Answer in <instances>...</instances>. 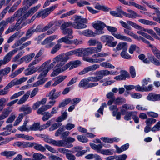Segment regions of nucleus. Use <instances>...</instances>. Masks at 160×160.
I'll return each mask as SVG.
<instances>
[{
	"label": "nucleus",
	"instance_id": "obj_1",
	"mask_svg": "<svg viewBox=\"0 0 160 160\" xmlns=\"http://www.w3.org/2000/svg\"><path fill=\"white\" fill-rule=\"evenodd\" d=\"M73 18L74 22L71 21L65 22L60 26L61 32L63 35L72 34L73 32L71 28L72 27L78 29L87 27V25L85 24L88 23V20L86 18H82L81 16L78 15H74Z\"/></svg>",
	"mask_w": 160,
	"mask_h": 160
},
{
	"label": "nucleus",
	"instance_id": "obj_2",
	"mask_svg": "<svg viewBox=\"0 0 160 160\" xmlns=\"http://www.w3.org/2000/svg\"><path fill=\"white\" fill-rule=\"evenodd\" d=\"M80 51V49L72 50L66 52L64 55H60L57 56L55 59L58 61L61 62L60 64L62 65L65 64L67 61L69 59V56L76 54L77 56H81Z\"/></svg>",
	"mask_w": 160,
	"mask_h": 160
},
{
	"label": "nucleus",
	"instance_id": "obj_3",
	"mask_svg": "<svg viewBox=\"0 0 160 160\" xmlns=\"http://www.w3.org/2000/svg\"><path fill=\"white\" fill-rule=\"evenodd\" d=\"M28 79L27 77H23L18 80L15 79L10 82L3 89L0 90V95H4L8 92L9 89L14 85L21 84L26 81Z\"/></svg>",
	"mask_w": 160,
	"mask_h": 160
},
{
	"label": "nucleus",
	"instance_id": "obj_4",
	"mask_svg": "<svg viewBox=\"0 0 160 160\" xmlns=\"http://www.w3.org/2000/svg\"><path fill=\"white\" fill-rule=\"evenodd\" d=\"M25 10L22 8L19 9L14 13V17L16 18H18L17 20V22L16 24L17 27L20 25L23 20L28 18V16L27 15V12H25Z\"/></svg>",
	"mask_w": 160,
	"mask_h": 160
},
{
	"label": "nucleus",
	"instance_id": "obj_5",
	"mask_svg": "<svg viewBox=\"0 0 160 160\" xmlns=\"http://www.w3.org/2000/svg\"><path fill=\"white\" fill-rule=\"evenodd\" d=\"M61 62H60V63L57 64L54 67L55 69L51 75V77H54L57 75L60 72L64 71L69 68L70 67V66H71L72 62H70L62 68L64 64H63L61 65L60 64H61Z\"/></svg>",
	"mask_w": 160,
	"mask_h": 160
},
{
	"label": "nucleus",
	"instance_id": "obj_6",
	"mask_svg": "<svg viewBox=\"0 0 160 160\" xmlns=\"http://www.w3.org/2000/svg\"><path fill=\"white\" fill-rule=\"evenodd\" d=\"M106 27L107 28V30L110 32L116 38L124 41H131V39L128 37L122 35L120 33H114V32L117 30V29L116 28L107 26Z\"/></svg>",
	"mask_w": 160,
	"mask_h": 160
},
{
	"label": "nucleus",
	"instance_id": "obj_7",
	"mask_svg": "<svg viewBox=\"0 0 160 160\" xmlns=\"http://www.w3.org/2000/svg\"><path fill=\"white\" fill-rule=\"evenodd\" d=\"M58 6V4H55L45 9L39 11L36 13V15H38L39 17H41L42 18H44L54 10Z\"/></svg>",
	"mask_w": 160,
	"mask_h": 160
},
{
	"label": "nucleus",
	"instance_id": "obj_8",
	"mask_svg": "<svg viewBox=\"0 0 160 160\" xmlns=\"http://www.w3.org/2000/svg\"><path fill=\"white\" fill-rule=\"evenodd\" d=\"M87 8L89 11L93 14L98 13L100 10H102L104 12H108L109 8L104 6L101 5L99 3H97L95 5L94 8L97 10L94 9L92 7L87 6Z\"/></svg>",
	"mask_w": 160,
	"mask_h": 160
},
{
	"label": "nucleus",
	"instance_id": "obj_9",
	"mask_svg": "<svg viewBox=\"0 0 160 160\" xmlns=\"http://www.w3.org/2000/svg\"><path fill=\"white\" fill-rule=\"evenodd\" d=\"M106 26L104 22L100 21H98L93 24V27L96 30V32L98 35L104 33L103 28Z\"/></svg>",
	"mask_w": 160,
	"mask_h": 160
},
{
	"label": "nucleus",
	"instance_id": "obj_10",
	"mask_svg": "<svg viewBox=\"0 0 160 160\" xmlns=\"http://www.w3.org/2000/svg\"><path fill=\"white\" fill-rule=\"evenodd\" d=\"M100 38L102 41L103 42H106V45H107L109 47H114L117 44V42H113L114 38L110 36H102Z\"/></svg>",
	"mask_w": 160,
	"mask_h": 160
},
{
	"label": "nucleus",
	"instance_id": "obj_11",
	"mask_svg": "<svg viewBox=\"0 0 160 160\" xmlns=\"http://www.w3.org/2000/svg\"><path fill=\"white\" fill-rule=\"evenodd\" d=\"M98 85V82H92L89 83L87 79H83L80 82L78 86L82 87L85 89H87L96 86Z\"/></svg>",
	"mask_w": 160,
	"mask_h": 160
},
{
	"label": "nucleus",
	"instance_id": "obj_12",
	"mask_svg": "<svg viewBox=\"0 0 160 160\" xmlns=\"http://www.w3.org/2000/svg\"><path fill=\"white\" fill-rule=\"evenodd\" d=\"M127 23L130 25L132 26L136 29L140 30H141L145 32H147L148 33L151 34L153 37L156 33L152 30L145 29L143 28L138 25L136 23L130 21H127Z\"/></svg>",
	"mask_w": 160,
	"mask_h": 160
},
{
	"label": "nucleus",
	"instance_id": "obj_13",
	"mask_svg": "<svg viewBox=\"0 0 160 160\" xmlns=\"http://www.w3.org/2000/svg\"><path fill=\"white\" fill-rule=\"evenodd\" d=\"M65 130L64 126H62L56 131L55 134V136L58 137L59 135H61V138L65 139L66 138V137L69 134L70 132L68 131H66L63 132Z\"/></svg>",
	"mask_w": 160,
	"mask_h": 160
},
{
	"label": "nucleus",
	"instance_id": "obj_14",
	"mask_svg": "<svg viewBox=\"0 0 160 160\" xmlns=\"http://www.w3.org/2000/svg\"><path fill=\"white\" fill-rule=\"evenodd\" d=\"M96 49L94 48H90L85 49H80L81 56H88L89 54L97 53Z\"/></svg>",
	"mask_w": 160,
	"mask_h": 160
},
{
	"label": "nucleus",
	"instance_id": "obj_15",
	"mask_svg": "<svg viewBox=\"0 0 160 160\" xmlns=\"http://www.w3.org/2000/svg\"><path fill=\"white\" fill-rule=\"evenodd\" d=\"M99 67V65L93 64L92 66L86 67L83 70L80 72L78 74L79 75H83L89 71H95Z\"/></svg>",
	"mask_w": 160,
	"mask_h": 160
},
{
	"label": "nucleus",
	"instance_id": "obj_16",
	"mask_svg": "<svg viewBox=\"0 0 160 160\" xmlns=\"http://www.w3.org/2000/svg\"><path fill=\"white\" fill-rule=\"evenodd\" d=\"M115 74V72H113L111 71V72L107 70H102L98 72L97 74V76H96L97 78L99 81L104 76H106L109 74L114 75Z\"/></svg>",
	"mask_w": 160,
	"mask_h": 160
},
{
	"label": "nucleus",
	"instance_id": "obj_17",
	"mask_svg": "<svg viewBox=\"0 0 160 160\" xmlns=\"http://www.w3.org/2000/svg\"><path fill=\"white\" fill-rule=\"evenodd\" d=\"M64 37H63L57 41L58 43L64 42L66 44H71L72 43V42L70 40L72 39L73 37L72 34H67Z\"/></svg>",
	"mask_w": 160,
	"mask_h": 160
},
{
	"label": "nucleus",
	"instance_id": "obj_18",
	"mask_svg": "<svg viewBox=\"0 0 160 160\" xmlns=\"http://www.w3.org/2000/svg\"><path fill=\"white\" fill-rule=\"evenodd\" d=\"M120 75L114 77V79L117 80H125L126 78H129L130 76L129 73L124 70H122L120 71Z\"/></svg>",
	"mask_w": 160,
	"mask_h": 160
},
{
	"label": "nucleus",
	"instance_id": "obj_19",
	"mask_svg": "<svg viewBox=\"0 0 160 160\" xmlns=\"http://www.w3.org/2000/svg\"><path fill=\"white\" fill-rule=\"evenodd\" d=\"M56 89H54L49 92L48 97L50 99L55 100L60 96L61 93V91L56 92Z\"/></svg>",
	"mask_w": 160,
	"mask_h": 160
},
{
	"label": "nucleus",
	"instance_id": "obj_20",
	"mask_svg": "<svg viewBox=\"0 0 160 160\" xmlns=\"http://www.w3.org/2000/svg\"><path fill=\"white\" fill-rule=\"evenodd\" d=\"M38 0H24L22 2L23 8L26 10L33 4L35 3Z\"/></svg>",
	"mask_w": 160,
	"mask_h": 160
},
{
	"label": "nucleus",
	"instance_id": "obj_21",
	"mask_svg": "<svg viewBox=\"0 0 160 160\" xmlns=\"http://www.w3.org/2000/svg\"><path fill=\"white\" fill-rule=\"evenodd\" d=\"M20 112H23L22 113L25 116L30 113L32 111L31 108L28 106L23 105L19 109Z\"/></svg>",
	"mask_w": 160,
	"mask_h": 160
},
{
	"label": "nucleus",
	"instance_id": "obj_22",
	"mask_svg": "<svg viewBox=\"0 0 160 160\" xmlns=\"http://www.w3.org/2000/svg\"><path fill=\"white\" fill-rule=\"evenodd\" d=\"M148 100L156 101L160 100V94H156L153 93H150L147 97Z\"/></svg>",
	"mask_w": 160,
	"mask_h": 160
},
{
	"label": "nucleus",
	"instance_id": "obj_23",
	"mask_svg": "<svg viewBox=\"0 0 160 160\" xmlns=\"http://www.w3.org/2000/svg\"><path fill=\"white\" fill-rule=\"evenodd\" d=\"M106 97L110 99L107 102V104L109 106L111 105L115 100L116 98L114 94L112 92H110L107 94Z\"/></svg>",
	"mask_w": 160,
	"mask_h": 160
},
{
	"label": "nucleus",
	"instance_id": "obj_24",
	"mask_svg": "<svg viewBox=\"0 0 160 160\" xmlns=\"http://www.w3.org/2000/svg\"><path fill=\"white\" fill-rule=\"evenodd\" d=\"M40 4H38L37 5L32 7L27 12V15L28 16V17L30 15H32L34 13H35L41 7Z\"/></svg>",
	"mask_w": 160,
	"mask_h": 160
},
{
	"label": "nucleus",
	"instance_id": "obj_25",
	"mask_svg": "<svg viewBox=\"0 0 160 160\" xmlns=\"http://www.w3.org/2000/svg\"><path fill=\"white\" fill-rule=\"evenodd\" d=\"M17 153V152L15 151H5L0 153L1 155L4 156L7 158H11V157Z\"/></svg>",
	"mask_w": 160,
	"mask_h": 160
},
{
	"label": "nucleus",
	"instance_id": "obj_26",
	"mask_svg": "<svg viewBox=\"0 0 160 160\" xmlns=\"http://www.w3.org/2000/svg\"><path fill=\"white\" fill-rule=\"evenodd\" d=\"M82 34L84 36L88 37H95L97 34L96 32H94L92 31L89 29L84 30L82 32Z\"/></svg>",
	"mask_w": 160,
	"mask_h": 160
},
{
	"label": "nucleus",
	"instance_id": "obj_27",
	"mask_svg": "<svg viewBox=\"0 0 160 160\" xmlns=\"http://www.w3.org/2000/svg\"><path fill=\"white\" fill-rule=\"evenodd\" d=\"M129 146V145L128 143L122 146L120 148L116 146V148L117 152L120 153L122 152L127 150Z\"/></svg>",
	"mask_w": 160,
	"mask_h": 160
},
{
	"label": "nucleus",
	"instance_id": "obj_28",
	"mask_svg": "<svg viewBox=\"0 0 160 160\" xmlns=\"http://www.w3.org/2000/svg\"><path fill=\"white\" fill-rule=\"evenodd\" d=\"M128 45L126 42H121L118 44L117 46L116 49L117 50L123 49V50H127Z\"/></svg>",
	"mask_w": 160,
	"mask_h": 160
},
{
	"label": "nucleus",
	"instance_id": "obj_29",
	"mask_svg": "<svg viewBox=\"0 0 160 160\" xmlns=\"http://www.w3.org/2000/svg\"><path fill=\"white\" fill-rule=\"evenodd\" d=\"M149 46L151 48L152 50L154 55L158 59H160V51L152 45L149 44Z\"/></svg>",
	"mask_w": 160,
	"mask_h": 160
},
{
	"label": "nucleus",
	"instance_id": "obj_30",
	"mask_svg": "<svg viewBox=\"0 0 160 160\" xmlns=\"http://www.w3.org/2000/svg\"><path fill=\"white\" fill-rule=\"evenodd\" d=\"M30 93V91H29L27 92L19 100L18 104H20L23 103L28 98Z\"/></svg>",
	"mask_w": 160,
	"mask_h": 160
},
{
	"label": "nucleus",
	"instance_id": "obj_31",
	"mask_svg": "<svg viewBox=\"0 0 160 160\" xmlns=\"http://www.w3.org/2000/svg\"><path fill=\"white\" fill-rule=\"evenodd\" d=\"M90 145L93 149L96 150L98 152L100 153L102 150L101 148L102 147V144H99L98 145H96L93 143H91Z\"/></svg>",
	"mask_w": 160,
	"mask_h": 160
},
{
	"label": "nucleus",
	"instance_id": "obj_32",
	"mask_svg": "<svg viewBox=\"0 0 160 160\" xmlns=\"http://www.w3.org/2000/svg\"><path fill=\"white\" fill-rule=\"evenodd\" d=\"M66 76H59L58 77H56V78L57 79L55 81V82L53 84H52V86H56L57 84L62 82L66 78Z\"/></svg>",
	"mask_w": 160,
	"mask_h": 160
},
{
	"label": "nucleus",
	"instance_id": "obj_33",
	"mask_svg": "<svg viewBox=\"0 0 160 160\" xmlns=\"http://www.w3.org/2000/svg\"><path fill=\"white\" fill-rule=\"evenodd\" d=\"M38 81L34 83L32 86L33 87H37L41 85H43L45 82L47 80V78H39Z\"/></svg>",
	"mask_w": 160,
	"mask_h": 160
},
{
	"label": "nucleus",
	"instance_id": "obj_34",
	"mask_svg": "<svg viewBox=\"0 0 160 160\" xmlns=\"http://www.w3.org/2000/svg\"><path fill=\"white\" fill-rule=\"evenodd\" d=\"M138 21L141 23L148 25H155L156 24L155 22L144 19H139Z\"/></svg>",
	"mask_w": 160,
	"mask_h": 160
},
{
	"label": "nucleus",
	"instance_id": "obj_35",
	"mask_svg": "<svg viewBox=\"0 0 160 160\" xmlns=\"http://www.w3.org/2000/svg\"><path fill=\"white\" fill-rule=\"evenodd\" d=\"M28 39L26 37H23L19 40L18 41L12 46V47L15 48L21 45L23 42L26 41Z\"/></svg>",
	"mask_w": 160,
	"mask_h": 160
},
{
	"label": "nucleus",
	"instance_id": "obj_36",
	"mask_svg": "<svg viewBox=\"0 0 160 160\" xmlns=\"http://www.w3.org/2000/svg\"><path fill=\"white\" fill-rule=\"evenodd\" d=\"M134 114H135V112H127L124 117V119L126 120L129 121L131 119L132 117Z\"/></svg>",
	"mask_w": 160,
	"mask_h": 160
},
{
	"label": "nucleus",
	"instance_id": "obj_37",
	"mask_svg": "<svg viewBox=\"0 0 160 160\" xmlns=\"http://www.w3.org/2000/svg\"><path fill=\"white\" fill-rule=\"evenodd\" d=\"M129 4L128 3L129 6H134L137 8L142 10L143 11H146L147 10L144 7L142 6L139 5L138 4L135 3V2H129Z\"/></svg>",
	"mask_w": 160,
	"mask_h": 160
},
{
	"label": "nucleus",
	"instance_id": "obj_38",
	"mask_svg": "<svg viewBox=\"0 0 160 160\" xmlns=\"http://www.w3.org/2000/svg\"><path fill=\"white\" fill-rule=\"evenodd\" d=\"M115 103L116 105H121L126 102V100L124 98L118 97L115 98Z\"/></svg>",
	"mask_w": 160,
	"mask_h": 160
},
{
	"label": "nucleus",
	"instance_id": "obj_39",
	"mask_svg": "<svg viewBox=\"0 0 160 160\" xmlns=\"http://www.w3.org/2000/svg\"><path fill=\"white\" fill-rule=\"evenodd\" d=\"M37 68H30L26 69L24 72L25 75H28L32 74L35 72L37 70Z\"/></svg>",
	"mask_w": 160,
	"mask_h": 160
},
{
	"label": "nucleus",
	"instance_id": "obj_40",
	"mask_svg": "<svg viewBox=\"0 0 160 160\" xmlns=\"http://www.w3.org/2000/svg\"><path fill=\"white\" fill-rule=\"evenodd\" d=\"M38 71L39 72L42 71H48L49 70L48 68V65L47 63L45 62L43 63L39 68Z\"/></svg>",
	"mask_w": 160,
	"mask_h": 160
},
{
	"label": "nucleus",
	"instance_id": "obj_41",
	"mask_svg": "<svg viewBox=\"0 0 160 160\" xmlns=\"http://www.w3.org/2000/svg\"><path fill=\"white\" fill-rule=\"evenodd\" d=\"M35 56L34 53H32L29 55H26L24 56V61L27 63L30 62Z\"/></svg>",
	"mask_w": 160,
	"mask_h": 160
},
{
	"label": "nucleus",
	"instance_id": "obj_42",
	"mask_svg": "<svg viewBox=\"0 0 160 160\" xmlns=\"http://www.w3.org/2000/svg\"><path fill=\"white\" fill-rule=\"evenodd\" d=\"M40 123H34L29 128V130L37 131L40 130Z\"/></svg>",
	"mask_w": 160,
	"mask_h": 160
},
{
	"label": "nucleus",
	"instance_id": "obj_43",
	"mask_svg": "<svg viewBox=\"0 0 160 160\" xmlns=\"http://www.w3.org/2000/svg\"><path fill=\"white\" fill-rule=\"evenodd\" d=\"M34 148L36 150L42 152H44L46 150V148L42 146L41 144L37 143H34Z\"/></svg>",
	"mask_w": 160,
	"mask_h": 160
},
{
	"label": "nucleus",
	"instance_id": "obj_44",
	"mask_svg": "<svg viewBox=\"0 0 160 160\" xmlns=\"http://www.w3.org/2000/svg\"><path fill=\"white\" fill-rule=\"evenodd\" d=\"M17 137L19 138L25 139L28 140H32L34 139V138L32 136H30L28 135H25L23 134H18L17 135Z\"/></svg>",
	"mask_w": 160,
	"mask_h": 160
},
{
	"label": "nucleus",
	"instance_id": "obj_45",
	"mask_svg": "<svg viewBox=\"0 0 160 160\" xmlns=\"http://www.w3.org/2000/svg\"><path fill=\"white\" fill-rule=\"evenodd\" d=\"M33 158L34 160H41L43 158H45L46 157L41 154L34 153L33 155Z\"/></svg>",
	"mask_w": 160,
	"mask_h": 160
},
{
	"label": "nucleus",
	"instance_id": "obj_46",
	"mask_svg": "<svg viewBox=\"0 0 160 160\" xmlns=\"http://www.w3.org/2000/svg\"><path fill=\"white\" fill-rule=\"evenodd\" d=\"M11 68L9 67L0 70V77L7 74L9 72Z\"/></svg>",
	"mask_w": 160,
	"mask_h": 160
},
{
	"label": "nucleus",
	"instance_id": "obj_47",
	"mask_svg": "<svg viewBox=\"0 0 160 160\" xmlns=\"http://www.w3.org/2000/svg\"><path fill=\"white\" fill-rule=\"evenodd\" d=\"M7 24L8 23L6 22V21L3 20L0 23V37L4 31V28Z\"/></svg>",
	"mask_w": 160,
	"mask_h": 160
},
{
	"label": "nucleus",
	"instance_id": "obj_48",
	"mask_svg": "<svg viewBox=\"0 0 160 160\" xmlns=\"http://www.w3.org/2000/svg\"><path fill=\"white\" fill-rule=\"evenodd\" d=\"M63 142H64L62 140L56 141L53 140L51 142L52 144L59 147H62V146H64Z\"/></svg>",
	"mask_w": 160,
	"mask_h": 160
},
{
	"label": "nucleus",
	"instance_id": "obj_49",
	"mask_svg": "<svg viewBox=\"0 0 160 160\" xmlns=\"http://www.w3.org/2000/svg\"><path fill=\"white\" fill-rule=\"evenodd\" d=\"M68 99L70 101V103L72 105H75L78 104L81 100V99L80 98H76L71 99L70 98H68Z\"/></svg>",
	"mask_w": 160,
	"mask_h": 160
},
{
	"label": "nucleus",
	"instance_id": "obj_50",
	"mask_svg": "<svg viewBox=\"0 0 160 160\" xmlns=\"http://www.w3.org/2000/svg\"><path fill=\"white\" fill-rule=\"evenodd\" d=\"M70 103V101L68 99V98H67L63 100L61 102L59 103L58 106L59 108L64 107Z\"/></svg>",
	"mask_w": 160,
	"mask_h": 160
},
{
	"label": "nucleus",
	"instance_id": "obj_51",
	"mask_svg": "<svg viewBox=\"0 0 160 160\" xmlns=\"http://www.w3.org/2000/svg\"><path fill=\"white\" fill-rule=\"evenodd\" d=\"M43 116L42 118V119L43 121H45L48 120L52 115L49 112H45L44 115H42Z\"/></svg>",
	"mask_w": 160,
	"mask_h": 160
},
{
	"label": "nucleus",
	"instance_id": "obj_52",
	"mask_svg": "<svg viewBox=\"0 0 160 160\" xmlns=\"http://www.w3.org/2000/svg\"><path fill=\"white\" fill-rule=\"evenodd\" d=\"M71 62L72 64L70 68V69H72L78 66L81 63V62L78 60Z\"/></svg>",
	"mask_w": 160,
	"mask_h": 160
},
{
	"label": "nucleus",
	"instance_id": "obj_53",
	"mask_svg": "<svg viewBox=\"0 0 160 160\" xmlns=\"http://www.w3.org/2000/svg\"><path fill=\"white\" fill-rule=\"evenodd\" d=\"M103 155H112L113 153L112 152V150L110 149H102L100 152Z\"/></svg>",
	"mask_w": 160,
	"mask_h": 160
},
{
	"label": "nucleus",
	"instance_id": "obj_54",
	"mask_svg": "<svg viewBox=\"0 0 160 160\" xmlns=\"http://www.w3.org/2000/svg\"><path fill=\"white\" fill-rule=\"evenodd\" d=\"M61 45L59 44H56L54 47L53 48L51 51V53L52 54H55L58 50L61 47Z\"/></svg>",
	"mask_w": 160,
	"mask_h": 160
},
{
	"label": "nucleus",
	"instance_id": "obj_55",
	"mask_svg": "<svg viewBox=\"0 0 160 160\" xmlns=\"http://www.w3.org/2000/svg\"><path fill=\"white\" fill-rule=\"evenodd\" d=\"M108 55V54L107 53L101 52L92 55V57L93 58L103 57H106Z\"/></svg>",
	"mask_w": 160,
	"mask_h": 160
},
{
	"label": "nucleus",
	"instance_id": "obj_56",
	"mask_svg": "<svg viewBox=\"0 0 160 160\" xmlns=\"http://www.w3.org/2000/svg\"><path fill=\"white\" fill-rule=\"evenodd\" d=\"M77 138L79 141L83 142H86L88 141V138L84 136L78 135Z\"/></svg>",
	"mask_w": 160,
	"mask_h": 160
},
{
	"label": "nucleus",
	"instance_id": "obj_57",
	"mask_svg": "<svg viewBox=\"0 0 160 160\" xmlns=\"http://www.w3.org/2000/svg\"><path fill=\"white\" fill-rule=\"evenodd\" d=\"M78 5L79 7L83 6L84 5H89L90 4L85 0H80L77 2Z\"/></svg>",
	"mask_w": 160,
	"mask_h": 160
},
{
	"label": "nucleus",
	"instance_id": "obj_58",
	"mask_svg": "<svg viewBox=\"0 0 160 160\" xmlns=\"http://www.w3.org/2000/svg\"><path fill=\"white\" fill-rule=\"evenodd\" d=\"M156 121V120L152 118H149L147 119L145 121V122L147 126H150L152 124L155 123Z\"/></svg>",
	"mask_w": 160,
	"mask_h": 160
},
{
	"label": "nucleus",
	"instance_id": "obj_59",
	"mask_svg": "<svg viewBox=\"0 0 160 160\" xmlns=\"http://www.w3.org/2000/svg\"><path fill=\"white\" fill-rule=\"evenodd\" d=\"M9 8V6H7L0 14V21L3 18Z\"/></svg>",
	"mask_w": 160,
	"mask_h": 160
},
{
	"label": "nucleus",
	"instance_id": "obj_60",
	"mask_svg": "<svg viewBox=\"0 0 160 160\" xmlns=\"http://www.w3.org/2000/svg\"><path fill=\"white\" fill-rule=\"evenodd\" d=\"M127 50H122L121 53V55L123 58L127 59L131 58V57L126 52Z\"/></svg>",
	"mask_w": 160,
	"mask_h": 160
},
{
	"label": "nucleus",
	"instance_id": "obj_61",
	"mask_svg": "<svg viewBox=\"0 0 160 160\" xmlns=\"http://www.w3.org/2000/svg\"><path fill=\"white\" fill-rule=\"evenodd\" d=\"M62 125V124L61 123H54L49 128V130L50 131H53L57 129L59 127L61 126Z\"/></svg>",
	"mask_w": 160,
	"mask_h": 160
},
{
	"label": "nucleus",
	"instance_id": "obj_62",
	"mask_svg": "<svg viewBox=\"0 0 160 160\" xmlns=\"http://www.w3.org/2000/svg\"><path fill=\"white\" fill-rule=\"evenodd\" d=\"M128 12L129 13V14L130 16L131 17L130 18H136V16H139L134 11L130 10L128 9L127 10Z\"/></svg>",
	"mask_w": 160,
	"mask_h": 160
},
{
	"label": "nucleus",
	"instance_id": "obj_63",
	"mask_svg": "<svg viewBox=\"0 0 160 160\" xmlns=\"http://www.w3.org/2000/svg\"><path fill=\"white\" fill-rule=\"evenodd\" d=\"M129 72L132 78H134L136 77V73L135 70L133 66H131L130 67Z\"/></svg>",
	"mask_w": 160,
	"mask_h": 160
},
{
	"label": "nucleus",
	"instance_id": "obj_64",
	"mask_svg": "<svg viewBox=\"0 0 160 160\" xmlns=\"http://www.w3.org/2000/svg\"><path fill=\"white\" fill-rule=\"evenodd\" d=\"M160 121H159L151 129L152 132H155L160 130Z\"/></svg>",
	"mask_w": 160,
	"mask_h": 160
}]
</instances>
